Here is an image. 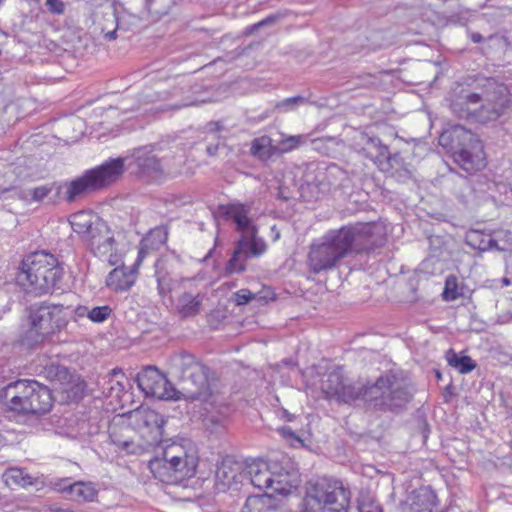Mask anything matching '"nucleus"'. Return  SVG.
<instances>
[{
	"instance_id": "f257e3e1",
	"label": "nucleus",
	"mask_w": 512,
	"mask_h": 512,
	"mask_svg": "<svg viewBox=\"0 0 512 512\" xmlns=\"http://www.w3.org/2000/svg\"><path fill=\"white\" fill-rule=\"evenodd\" d=\"M322 390L329 398L344 403L362 400L376 411L401 413L413 400L416 387L402 371H387L369 385H356L334 370L322 382Z\"/></svg>"
},
{
	"instance_id": "f03ea898",
	"label": "nucleus",
	"mask_w": 512,
	"mask_h": 512,
	"mask_svg": "<svg viewBox=\"0 0 512 512\" xmlns=\"http://www.w3.org/2000/svg\"><path fill=\"white\" fill-rule=\"evenodd\" d=\"M439 144L452 154L454 162L468 173L477 172L486 166L484 146L478 136L461 125L443 131ZM452 193L464 205L476 204L484 199L492 183L484 174L451 176Z\"/></svg>"
},
{
	"instance_id": "7ed1b4c3",
	"label": "nucleus",
	"mask_w": 512,
	"mask_h": 512,
	"mask_svg": "<svg viewBox=\"0 0 512 512\" xmlns=\"http://www.w3.org/2000/svg\"><path fill=\"white\" fill-rule=\"evenodd\" d=\"M172 373L178 378L179 390L174 389L166 376L154 366H146L136 376L139 389L147 396L159 399L183 397L189 401L207 402L211 396L208 382L209 368L187 352L170 358Z\"/></svg>"
},
{
	"instance_id": "20e7f679",
	"label": "nucleus",
	"mask_w": 512,
	"mask_h": 512,
	"mask_svg": "<svg viewBox=\"0 0 512 512\" xmlns=\"http://www.w3.org/2000/svg\"><path fill=\"white\" fill-rule=\"evenodd\" d=\"M482 93L462 91L450 104L459 119L486 124L494 122L512 111V95L507 85L497 78H484L479 82Z\"/></svg>"
},
{
	"instance_id": "39448f33",
	"label": "nucleus",
	"mask_w": 512,
	"mask_h": 512,
	"mask_svg": "<svg viewBox=\"0 0 512 512\" xmlns=\"http://www.w3.org/2000/svg\"><path fill=\"white\" fill-rule=\"evenodd\" d=\"M63 264L45 250L27 256L17 274V283L27 294L36 296L62 289Z\"/></svg>"
},
{
	"instance_id": "423d86ee",
	"label": "nucleus",
	"mask_w": 512,
	"mask_h": 512,
	"mask_svg": "<svg viewBox=\"0 0 512 512\" xmlns=\"http://www.w3.org/2000/svg\"><path fill=\"white\" fill-rule=\"evenodd\" d=\"M6 410L20 416H41L50 412L54 398L46 385L34 379H17L0 388Z\"/></svg>"
},
{
	"instance_id": "0eeeda50",
	"label": "nucleus",
	"mask_w": 512,
	"mask_h": 512,
	"mask_svg": "<svg viewBox=\"0 0 512 512\" xmlns=\"http://www.w3.org/2000/svg\"><path fill=\"white\" fill-rule=\"evenodd\" d=\"M68 307L48 301L33 303L25 309L21 341L32 348L46 341L66 328Z\"/></svg>"
},
{
	"instance_id": "6e6552de",
	"label": "nucleus",
	"mask_w": 512,
	"mask_h": 512,
	"mask_svg": "<svg viewBox=\"0 0 512 512\" xmlns=\"http://www.w3.org/2000/svg\"><path fill=\"white\" fill-rule=\"evenodd\" d=\"M198 456L194 449L171 444L165 447L161 456H155L148 463L154 478L168 485H179L196 474Z\"/></svg>"
},
{
	"instance_id": "1a4fd4ad",
	"label": "nucleus",
	"mask_w": 512,
	"mask_h": 512,
	"mask_svg": "<svg viewBox=\"0 0 512 512\" xmlns=\"http://www.w3.org/2000/svg\"><path fill=\"white\" fill-rule=\"evenodd\" d=\"M371 223H357L329 231L323 239L343 259L350 254H368L384 245L385 239Z\"/></svg>"
},
{
	"instance_id": "9d476101",
	"label": "nucleus",
	"mask_w": 512,
	"mask_h": 512,
	"mask_svg": "<svg viewBox=\"0 0 512 512\" xmlns=\"http://www.w3.org/2000/svg\"><path fill=\"white\" fill-rule=\"evenodd\" d=\"M351 495L341 480L320 478L307 487L302 512H349Z\"/></svg>"
},
{
	"instance_id": "9b49d317",
	"label": "nucleus",
	"mask_w": 512,
	"mask_h": 512,
	"mask_svg": "<svg viewBox=\"0 0 512 512\" xmlns=\"http://www.w3.org/2000/svg\"><path fill=\"white\" fill-rule=\"evenodd\" d=\"M126 158H110L101 165L86 170L81 176L65 182L64 199L68 203L102 190L117 182L125 171Z\"/></svg>"
},
{
	"instance_id": "f8f14e48",
	"label": "nucleus",
	"mask_w": 512,
	"mask_h": 512,
	"mask_svg": "<svg viewBox=\"0 0 512 512\" xmlns=\"http://www.w3.org/2000/svg\"><path fill=\"white\" fill-rule=\"evenodd\" d=\"M133 172L138 179L148 184H161L180 172L181 158L174 155L158 156L153 147L137 148L132 154Z\"/></svg>"
},
{
	"instance_id": "ddd939ff",
	"label": "nucleus",
	"mask_w": 512,
	"mask_h": 512,
	"mask_svg": "<svg viewBox=\"0 0 512 512\" xmlns=\"http://www.w3.org/2000/svg\"><path fill=\"white\" fill-rule=\"evenodd\" d=\"M301 180L300 195L304 200L311 201L333 190L345 188L349 177L347 172L335 163H310L306 166Z\"/></svg>"
},
{
	"instance_id": "4468645a",
	"label": "nucleus",
	"mask_w": 512,
	"mask_h": 512,
	"mask_svg": "<svg viewBox=\"0 0 512 512\" xmlns=\"http://www.w3.org/2000/svg\"><path fill=\"white\" fill-rule=\"evenodd\" d=\"M91 252L99 257H108L110 265H116L119 260L118 242L114 232L106 221L100 218L94 220V228L86 239Z\"/></svg>"
},
{
	"instance_id": "2eb2a0df",
	"label": "nucleus",
	"mask_w": 512,
	"mask_h": 512,
	"mask_svg": "<svg viewBox=\"0 0 512 512\" xmlns=\"http://www.w3.org/2000/svg\"><path fill=\"white\" fill-rule=\"evenodd\" d=\"M131 418L143 436H147L149 444H156L162 440L164 434V417L157 411L140 406L131 413Z\"/></svg>"
},
{
	"instance_id": "dca6fc26",
	"label": "nucleus",
	"mask_w": 512,
	"mask_h": 512,
	"mask_svg": "<svg viewBox=\"0 0 512 512\" xmlns=\"http://www.w3.org/2000/svg\"><path fill=\"white\" fill-rule=\"evenodd\" d=\"M219 211L224 218L233 220L235 230L241 235L250 233L253 228H257L248 216L251 211V205L249 204L236 202L220 205Z\"/></svg>"
},
{
	"instance_id": "f3484780",
	"label": "nucleus",
	"mask_w": 512,
	"mask_h": 512,
	"mask_svg": "<svg viewBox=\"0 0 512 512\" xmlns=\"http://www.w3.org/2000/svg\"><path fill=\"white\" fill-rule=\"evenodd\" d=\"M340 260L325 239L321 244L312 246L308 254L310 268L316 274L334 268Z\"/></svg>"
},
{
	"instance_id": "a211bd4d",
	"label": "nucleus",
	"mask_w": 512,
	"mask_h": 512,
	"mask_svg": "<svg viewBox=\"0 0 512 512\" xmlns=\"http://www.w3.org/2000/svg\"><path fill=\"white\" fill-rule=\"evenodd\" d=\"M241 464L232 457H225L220 464L217 465L215 471V485L219 491L230 489L233 484H237L243 477Z\"/></svg>"
},
{
	"instance_id": "6ab92c4d",
	"label": "nucleus",
	"mask_w": 512,
	"mask_h": 512,
	"mask_svg": "<svg viewBox=\"0 0 512 512\" xmlns=\"http://www.w3.org/2000/svg\"><path fill=\"white\" fill-rule=\"evenodd\" d=\"M361 153L367 159H370L379 169L381 166L387 165L385 161L390 154L388 146L384 145L379 137L361 135Z\"/></svg>"
},
{
	"instance_id": "aec40b11",
	"label": "nucleus",
	"mask_w": 512,
	"mask_h": 512,
	"mask_svg": "<svg viewBox=\"0 0 512 512\" xmlns=\"http://www.w3.org/2000/svg\"><path fill=\"white\" fill-rule=\"evenodd\" d=\"M272 469V465L267 462L257 461L247 467V472L244 476H248L250 483L255 488L264 491V494H268L267 491L271 490V484L273 483Z\"/></svg>"
},
{
	"instance_id": "412c9836",
	"label": "nucleus",
	"mask_w": 512,
	"mask_h": 512,
	"mask_svg": "<svg viewBox=\"0 0 512 512\" xmlns=\"http://www.w3.org/2000/svg\"><path fill=\"white\" fill-rule=\"evenodd\" d=\"M136 274L133 267L119 266L114 268L106 278V285L110 289L118 291H127L135 283Z\"/></svg>"
},
{
	"instance_id": "4be33fe9",
	"label": "nucleus",
	"mask_w": 512,
	"mask_h": 512,
	"mask_svg": "<svg viewBox=\"0 0 512 512\" xmlns=\"http://www.w3.org/2000/svg\"><path fill=\"white\" fill-rule=\"evenodd\" d=\"M59 490L68 493L71 500L76 502H92L97 496V490L91 482L68 483V480H64Z\"/></svg>"
},
{
	"instance_id": "5701e85b",
	"label": "nucleus",
	"mask_w": 512,
	"mask_h": 512,
	"mask_svg": "<svg viewBox=\"0 0 512 512\" xmlns=\"http://www.w3.org/2000/svg\"><path fill=\"white\" fill-rule=\"evenodd\" d=\"M410 512H432L437 504V496L429 487L414 490L409 499Z\"/></svg>"
},
{
	"instance_id": "b1692460",
	"label": "nucleus",
	"mask_w": 512,
	"mask_h": 512,
	"mask_svg": "<svg viewBox=\"0 0 512 512\" xmlns=\"http://www.w3.org/2000/svg\"><path fill=\"white\" fill-rule=\"evenodd\" d=\"M385 161L387 165L381 166L382 172L389 173L398 182H406L412 178L410 165L405 162L400 153H390Z\"/></svg>"
},
{
	"instance_id": "393cba45",
	"label": "nucleus",
	"mask_w": 512,
	"mask_h": 512,
	"mask_svg": "<svg viewBox=\"0 0 512 512\" xmlns=\"http://www.w3.org/2000/svg\"><path fill=\"white\" fill-rule=\"evenodd\" d=\"M465 242L474 250L485 252L491 249L498 251H504L503 248L498 246L495 239L492 238L491 234L485 233L481 230L471 229L465 235Z\"/></svg>"
},
{
	"instance_id": "a878e982",
	"label": "nucleus",
	"mask_w": 512,
	"mask_h": 512,
	"mask_svg": "<svg viewBox=\"0 0 512 512\" xmlns=\"http://www.w3.org/2000/svg\"><path fill=\"white\" fill-rule=\"evenodd\" d=\"M202 298L190 292L182 293L177 301V312L181 318L195 317L200 312Z\"/></svg>"
},
{
	"instance_id": "bb28decb",
	"label": "nucleus",
	"mask_w": 512,
	"mask_h": 512,
	"mask_svg": "<svg viewBox=\"0 0 512 512\" xmlns=\"http://www.w3.org/2000/svg\"><path fill=\"white\" fill-rule=\"evenodd\" d=\"M168 239V232L163 227H156L141 240L139 249V259H141L145 251L148 249H159Z\"/></svg>"
},
{
	"instance_id": "cd10ccee",
	"label": "nucleus",
	"mask_w": 512,
	"mask_h": 512,
	"mask_svg": "<svg viewBox=\"0 0 512 512\" xmlns=\"http://www.w3.org/2000/svg\"><path fill=\"white\" fill-rule=\"evenodd\" d=\"M272 481L271 492L280 495H287L291 492L292 488L295 487L292 479V475L286 470H276V464L272 465Z\"/></svg>"
},
{
	"instance_id": "c85d7f7f",
	"label": "nucleus",
	"mask_w": 512,
	"mask_h": 512,
	"mask_svg": "<svg viewBox=\"0 0 512 512\" xmlns=\"http://www.w3.org/2000/svg\"><path fill=\"white\" fill-rule=\"evenodd\" d=\"M70 224L73 231L86 240L94 228L93 216L84 211L74 213L71 215Z\"/></svg>"
},
{
	"instance_id": "c756f323",
	"label": "nucleus",
	"mask_w": 512,
	"mask_h": 512,
	"mask_svg": "<svg viewBox=\"0 0 512 512\" xmlns=\"http://www.w3.org/2000/svg\"><path fill=\"white\" fill-rule=\"evenodd\" d=\"M446 359L448 364L461 374L470 373L476 367L475 361L470 356L459 355L453 349L447 351Z\"/></svg>"
},
{
	"instance_id": "7c9ffc66",
	"label": "nucleus",
	"mask_w": 512,
	"mask_h": 512,
	"mask_svg": "<svg viewBox=\"0 0 512 512\" xmlns=\"http://www.w3.org/2000/svg\"><path fill=\"white\" fill-rule=\"evenodd\" d=\"M241 247V242H235L233 253L225 265L226 274L242 273L246 270V262L248 259L246 258V254L242 253Z\"/></svg>"
},
{
	"instance_id": "2f4dec72",
	"label": "nucleus",
	"mask_w": 512,
	"mask_h": 512,
	"mask_svg": "<svg viewBox=\"0 0 512 512\" xmlns=\"http://www.w3.org/2000/svg\"><path fill=\"white\" fill-rule=\"evenodd\" d=\"M271 139L267 136L255 138L250 147V153L260 160H267L272 156Z\"/></svg>"
},
{
	"instance_id": "473e14b6",
	"label": "nucleus",
	"mask_w": 512,
	"mask_h": 512,
	"mask_svg": "<svg viewBox=\"0 0 512 512\" xmlns=\"http://www.w3.org/2000/svg\"><path fill=\"white\" fill-rule=\"evenodd\" d=\"M42 373L50 381L65 383L70 378L69 370L57 362H51L44 366Z\"/></svg>"
},
{
	"instance_id": "72a5a7b5",
	"label": "nucleus",
	"mask_w": 512,
	"mask_h": 512,
	"mask_svg": "<svg viewBox=\"0 0 512 512\" xmlns=\"http://www.w3.org/2000/svg\"><path fill=\"white\" fill-rule=\"evenodd\" d=\"M266 499H269L268 494L247 497L241 512H266L268 510Z\"/></svg>"
},
{
	"instance_id": "f704fd0d",
	"label": "nucleus",
	"mask_w": 512,
	"mask_h": 512,
	"mask_svg": "<svg viewBox=\"0 0 512 512\" xmlns=\"http://www.w3.org/2000/svg\"><path fill=\"white\" fill-rule=\"evenodd\" d=\"M123 380H125V376L121 369H113L111 371V375L108 382L110 384V397H120L121 393L125 391V384Z\"/></svg>"
},
{
	"instance_id": "c9c22d12",
	"label": "nucleus",
	"mask_w": 512,
	"mask_h": 512,
	"mask_svg": "<svg viewBox=\"0 0 512 512\" xmlns=\"http://www.w3.org/2000/svg\"><path fill=\"white\" fill-rule=\"evenodd\" d=\"M308 102V98L297 95L278 101L275 104V109L280 112H290L296 110L299 106L307 104Z\"/></svg>"
},
{
	"instance_id": "e433bc0d",
	"label": "nucleus",
	"mask_w": 512,
	"mask_h": 512,
	"mask_svg": "<svg viewBox=\"0 0 512 512\" xmlns=\"http://www.w3.org/2000/svg\"><path fill=\"white\" fill-rule=\"evenodd\" d=\"M155 277L159 295L161 297L167 296L172 290V278L166 271L159 269L158 266H156Z\"/></svg>"
},
{
	"instance_id": "4c0bfd02",
	"label": "nucleus",
	"mask_w": 512,
	"mask_h": 512,
	"mask_svg": "<svg viewBox=\"0 0 512 512\" xmlns=\"http://www.w3.org/2000/svg\"><path fill=\"white\" fill-rule=\"evenodd\" d=\"M307 141V136L305 135H293L284 137L279 142V150L281 153L289 152Z\"/></svg>"
},
{
	"instance_id": "58836bf2",
	"label": "nucleus",
	"mask_w": 512,
	"mask_h": 512,
	"mask_svg": "<svg viewBox=\"0 0 512 512\" xmlns=\"http://www.w3.org/2000/svg\"><path fill=\"white\" fill-rule=\"evenodd\" d=\"M442 295L446 301H454L462 295V292L459 291L458 281L455 276H448L446 278Z\"/></svg>"
},
{
	"instance_id": "ea45409f",
	"label": "nucleus",
	"mask_w": 512,
	"mask_h": 512,
	"mask_svg": "<svg viewBox=\"0 0 512 512\" xmlns=\"http://www.w3.org/2000/svg\"><path fill=\"white\" fill-rule=\"evenodd\" d=\"M112 314V308L108 305L96 306L90 309L89 319L94 323L105 322Z\"/></svg>"
},
{
	"instance_id": "a19ab883",
	"label": "nucleus",
	"mask_w": 512,
	"mask_h": 512,
	"mask_svg": "<svg viewBox=\"0 0 512 512\" xmlns=\"http://www.w3.org/2000/svg\"><path fill=\"white\" fill-rule=\"evenodd\" d=\"M257 228H253L251 234L252 238V257H259L262 254H264L267 250V244L266 242L257 236Z\"/></svg>"
},
{
	"instance_id": "79ce46f5",
	"label": "nucleus",
	"mask_w": 512,
	"mask_h": 512,
	"mask_svg": "<svg viewBox=\"0 0 512 512\" xmlns=\"http://www.w3.org/2000/svg\"><path fill=\"white\" fill-rule=\"evenodd\" d=\"M281 17L282 16L280 14H271V15L267 16L266 18H264L263 20L255 23L253 25L248 26L245 29V34L250 35V34L254 33L255 31L259 30L262 27L274 24L279 19H281Z\"/></svg>"
},
{
	"instance_id": "37998d69",
	"label": "nucleus",
	"mask_w": 512,
	"mask_h": 512,
	"mask_svg": "<svg viewBox=\"0 0 512 512\" xmlns=\"http://www.w3.org/2000/svg\"><path fill=\"white\" fill-rule=\"evenodd\" d=\"M99 427L96 424H90L86 419H81L78 422V434L82 437L97 434Z\"/></svg>"
},
{
	"instance_id": "c03bdc74",
	"label": "nucleus",
	"mask_w": 512,
	"mask_h": 512,
	"mask_svg": "<svg viewBox=\"0 0 512 512\" xmlns=\"http://www.w3.org/2000/svg\"><path fill=\"white\" fill-rule=\"evenodd\" d=\"M254 298L255 295L249 289H240L233 295V301L237 306L246 305Z\"/></svg>"
},
{
	"instance_id": "a18cd8bd",
	"label": "nucleus",
	"mask_w": 512,
	"mask_h": 512,
	"mask_svg": "<svg viewBox=\"0 0 512 512\" xmlns=\"http://www.w3.org/2000/svg\"><path fill=\"white\" fill-rule=\"evenodd\" d=\"M53 191L49 185L38 186L32 189L31 196L34 201L40 202Z\"/></svg>"
},
{
	"instance_id": "49530a36",
	"label": "nucleus",
	"mask_w": 512,
	"mask_h": 512,
	"mask_svg": "<svg viewBox=\"0 0 512 512\" xmlns=\"http://www.w3.org/2000/svg\"><path fill=\"white\" fill-rule=\"evenodd\" d=\"M110 439H111V442L114 445H116L117 447H119L120 449L130 452V453L134 452L133 450H131V448L134 446V442L132 440H129V439L122 440V439L118 438V436L115 433L110 434Z\"/></svg>"
},
{
	"instance_id": "de8ad7c7",
	"label": "nucleus",
	"mask_w": 512,
	"mask_h": 512,
	"mask_svg": "<svg viewBox=\"0 0 512 512\" xmlns=\"http://www.w3.org/2000/svg\"><path fill=\"white\" fill-rule=\"evenodd\" d=\"M236 242L242 243V253L246 254V258L249 259L252 257V238L251 234H243Z\"/></svg>"
},
{
	"instance_id": "09e8293b",
	"label": "nucleus",
	"mask_w": 512,
	"mask_h": 512,
	"mask_svg": "<svg viewBox=\"0 0 512 512\" xmlns=\"http://www.w3.org/2000/svg\"><path fill=\"white\" fill-rule=\"evenodd\" d=\"M47 9L57 15H61L65 11V3L62 0H46Z\"/></svg>"
},
{
	"instance_id": "8fccbe9b",
	"label": "nucleus",
	"mask_w": 512,
	"mask_h": 512,
	"mask_svg": "<svg viewBox=\"0 0 512 512\" xmlns=\"http://www.w3.org/2000/svg\"><path fill=\"white\" fill-rule=\"evenodd\" d=\"M359 512H383L381 506L375 502H359L357 507Z\"/></svg>"
},
{
	"instance_id": "3c124183",
	"label": "nucleus",
	"mask_w": 512,
	"mask_h": 512,
	"mask_svg": "<svg viewBox=\"0 0 512 512\" xmlns=\"http://www.w3.org/2000/svg\"><path fill=\"white\" fill-rule=\"evenodd\" d=\"M278 432L286 439L301 442V439L295 434V432L289 426H283L279 428Z\"/></svg>"
},
{
	"instance_id": "603ef678",
	"label": "nucleus",
	"mask_w": 512,
	"mask_h": 512,
	"mask_svg": "<svg viewBox=\"0 0 512 512\" xmlns=\"http://www.w3.org/2000/svg\"><path fill=\"white\" fill-rule=\"evenodd\" d=\"M277 197L279 199H282L284 201H288L289 199H291L293 196H292V193L289 191L288 188L280 185L278 187V193H277Z\"/></svg>"
},
{
	"instance_id": "864d4df0",
	"label": "nucleus",
	"mask_w": 512,
	"mask_h": 512,
	"mask_svg": "<svg viewBox=\"0 0 512 512\" xmlns=\"http://www.w3.org/2000/svg\"><path fill=\"white\" fill-rule=\"evenodd\" d=\"M89 311L88 307L80 305L75 309V315L79 318L87 317L89 319Z\"/></svg>"
},
{
	"instance_id": "5fc2aeb1",
	"label": "nucleus",
	"mask_w": 512,
	"mask_h": 512,
	"mask_svg": "<svg viewBox=\"0 0 512 512\" xmlns=\"http://www.w3.org/2000/svg\"><path fill=\"white\" fill-rule=\"evenodd\" d=\"M278 415L282 418V419H285L286 421H292L294 419V415L289 413L288 410L284 409V408H281L278 412Z\"/></svg>"
},
{
	"instance_id": "6e6d98bb",
	"label": "nucleus",
	"mask_w": 512,
	"mask_h": 512,
	"mask_svg": "<svg viewBox=\"0 0 512 512\" xmlns=\"http://www.w3.org/2000/svg\"><path fill=\"white\" fill-rule=\"evenodd\" d=\"M49 187H53V190L56 192V196L59 197L62 193V190L65 189V182L64 183H57L54 182L49 185Z\"/></svg>"
},
{
	"instance_id": "4d7b16f0",
	"label": "nucleus",
	"mask_w": 512,
	"mask_h": 512,
	"mask_svg": "<svg viewBox=\"0 0 512 512\" xmlns=\"http://www.w3.org/2000/svg\"><path fill=\"white\" fill-rule=\"evenodd\" d=\"M469 35L470 39L474 43H481L484 41V37L479 32H471Z\"/></svg>"
},
{
	"instance_id": "13d9d810",
	"label": "nucleus",
	"mask_w": 512,
	"mask_h": 512,
	"mask_svg": "<svg viewBox=\"0 0 512 512\" xmlns=\"http://www.w3.org/2000/svg\"><path fill=\"white\" fill-rule=\"evenodd\" d=\"M6 285V281L0 277V300L5 301L7 293L4 290V286Z\"/></svg>"
},
{
	"instance_id": "bf43d9fd",
	"label": "nucleus",
	"mask_w": 512,
	"mask_h": 512,
	"mask_svg": "<svg viewBox=\"0 0 512 512\" xmlns=\"http://www.w3.org/2000/svg\"><path fill=\"white\" fill-rule=\"evenodd\" d=\"M218 145H208L206 148V152L209 156H215L218 152Z\"/></svg>"
},
{
	"instance_id": "052dcab7",
	"label": "nucleus",
	"mask_w": 512,
	"mask_h": 512,
	"mask_svg": "<svg viewBox=\"0 0 512 512\" xmlns=\"http://www.w3.org/2000/svg\"><path fill=\"white\" fill-rule=\"evenodd\" d=\"M208 127L210 131H219L222 125L219 122H210Z\"/></svg>"
},
{
	"instance_id": "680f3d73",
	"label": "nucleus",
	"mask_w": 512,
	"mask_h": 512,
	"mask_svg": "<svg viewBox=\"0 0 512 512\" xmlns=\"http://www.w3.org/2000/svg\"><path fill=\"white\" fill-rule=\"evenodd\" d=\"M501 283H502V286H509V285H511L512 281L508 277H503L501 279Z\"/></svg>"
},
{
	"instance_id": "e2e57ef3",
	"label": "nucleus",
	"mask_w": 512,
	"mask_h": 512,
	"mask_svg": "<svg viewBox=\"0 0 512 512\" xmlns=\"http://www.w3.org/2000/svg\"><path fill=\"white\" fill-rule=\"evenodd\" d=\"M8 191H10V188L0 189V196Z\"/></svg>"
},
{
	"instance_id": "0e129e2a",
	"label": "nucleus",
	"mask_w": 512,
	"mask_h": 512,
	"mask_svg": "<svg viewBox=\"0 0 512 512\" xmlns=\"http://www.w3.org/2000/svg\"><path fill=\"white\" fill-rule=\"evenodd\" d=\"M3 441H4V437L2 436V434L0 433V447L3 445Z\"/></svg>"
},
{
	"instance_id": "69168bd1",
	"label": "nucleus",
	"mask_w": 512,
	"mask_h": 512,
	"mask_svg": "<svg viewBox=\"0 0 512 512\" xmlns=\"http://www.w3.org/2000/svg\"><path fill=\"white\" fill-rule=\"evenodd\" d=\"M115 33H116L115 31H113V32L109 33V38H113V37H114V35H115Z\"/></svg>"
},
{
	"instance_id": "338daca9",
	"label": "nucleus",
	"mask_w": 512,
	"mask_h": 512,
	"mask_svg": "<svg viewBox=\"0 0 512 512\" xmlns=\"http://www.w3.org/2000/svg\"><path fill=\"white\" fill-rule=\"evenodd\" d=\"M495 38H496V35H490V36L488 37V40H493V39H495Z\"/></svg>"
},
{
	"instance_id": "774afa93",
	"label": "nucleus",
	"mask_w": 512,
	"mask_h": 512,
	"mask_svg": "<svg viewBox=\"0 0 512 512\" xmlns=\"http://www.w3.org/2000/svg\"><path fill=\"white\" fill-rule=\"evenodd\" d=\"M279 236H280V235H279V233H277V234L275 235L274 240H277V239L279 238Z\"/></svg>"
}]
</instances>
